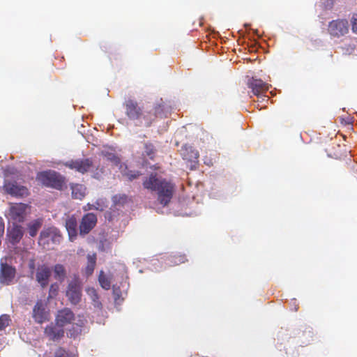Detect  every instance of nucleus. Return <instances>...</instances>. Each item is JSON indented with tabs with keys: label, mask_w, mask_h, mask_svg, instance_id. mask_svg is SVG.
I'll use <instances>...</instances> for the list:
<instances>
[{
	"label": "nucleus",
	"mask_w": 357,
	"mask_h": 357,
	"mask_svg": "<svg viewBox=\"0 0 357 357\" xmlns=\"http://www.w3.org/2000/svg\"><path fill=\"white\" fill-rule=\"evenodd\" d=\"M143 187L156 194L157 201L162 206L170 203L175 192V185L156 173H151L143 181Z\"/></svg>",
	"instance_id": "nucleus-1"
},
{
	"label": "nucleus",
	"mask_w": 357,
	"mask_h": 357,
	"mask_svg": "<svg viewBox=\"0 0 357 357\" xmlns=\"http://www.w3.org/2000/svg\"><path fill=\"white\" fill-rule=\"evenodd\" d=\"M124 107L126 109L125 112L128 118L131 121H137V126H151L157 116L160 114L162 111L160 105L155 107L154 112L144 111L143 108L139 107L138 103L132 99L126 100Z\"/></svg>",
	"instance_id": "nucleus-2"
},
{
	"label": "nucleus",
	"mask_w": 357,
	"mask_h": 357,
	"mask_svg": "<svg viewBox=\"0 0 357 357\" xmlns=\"http://www.w3.org/2000/svg\"><path fill=\"white\" fill-rule=\"evenodd\" d=\"M36 180L44 186L61 190L66 184L65 178L59 173L52 171H43L37 174Z\"/></svg>",
	"instance_id": "nucleus-3"
},
{
	"label": "nucleus",
	"mask_w": 357,
	"mask_h": 357,
	"mask_svg": "<svg viewBox=\"0 0 357 357\" xmlns=\"http://www.w3.org/2000/svg\"><path fill=\"white\" fill-rule=\"evenodd\" d=\"M82 284L77 275H74L68 284L66 295L73 305H77L81 301Z\"/></svg>",
	"instance_id": "nucleus-4"
},
{
	"label": "nucleus",
	"mask_w": 357,
	"mask_h": 357,
	"mask_svg": "<svg viewBox=\"0 0 357 357\" xmlns=\"http://www.w3.org/2000/svg\"><path fill=\"white\" fill-rule=\"evenodd\" d=\"M349 22L346 19L332 20L328 26V33L333 38H339L349 33Z\"/></svg>",
	"instance_id": "nucleus-5"
},
{
	"label": "nucleus",
	"mask_w": 357,
	"mask_h": 357,
	"mask_svg": "<svg viewBox=\"0 0 357 357\" xmlns=\"http://www.w3.org/2000/svg\"><path fill=\"white\" fill-rule=\"evenodd\" d=\"M248 86L252 89L253 94L259 98H261V102L268 101V97L264 95L269 89V86L267 83L264 82L261 79H256L255 77L250 78L248 82Z\"/></svg>",
	"instance_id": "nucleus-6"
},
{
	"label": "nucleus",
	"mask_w": 357,
	"mask_h": 357,
	"mask_svg": "<svg viewBox=\"0 0 357 357\" xmlns=\"http://www.w3.org/2000/svg\"><path fill=\"white\" fill-rule=\"evenodd\" d=\"M32 317L36 323L40 324L50 320V312L47 310L46 303L42 300H38L36 303L33 308Z\"/></svg>",
	"instance_id": "nucleus-7"
},
{
	"label": "nucleus",
	"mask_w": 357,
	"mask_h": 357,
	"mask_svg": "<svg viewBox=\"0 0 357 357\" xmlns=\"http://www.w3.org/2000/svg\"><path fill=\"white\" fill-rule=\"evenodd\" d=\"M28 205L23 203L13 204L9 209L10 218L15 223L23 222L28 214Z\"/></svg>",
	"instance_id": "nucleus-8"
},
{
	"label": "nucleus",
	"mask_w": 357,
	"mask_h": 357,
	"mask_svg": "<svg viewBox=\"0 0 357 357\" xmlns=\"http://www.w3.org/2000/svg\"><path fill=\"white\" fill-rule=\"evenodd\" d=\"M65 166L79 173L84 174L93 167V162L91 158L76 159L66 162Z\"/></svg>",
	"instance_id": "nucleus-9"
},
{
	"label": "nucleus",
	"mask_w": 357,
	"mask_h": 357,
	"mask_svg": "<svg viewBox=\"0 0 357 357\" xmlns=\"http://www.w3.org/2000/svg\"><path fill=\"white\" fill-rule=\"evenodd\" d=\"M3 188L7 194L14 197H23L29 194L28 189L23 185H18L16 181L6 180Z\"/></svg>",
	"instance_id": "nucleus-10"
},
{
	"label": "nucleus",
	"mask_w": 357,
	"mask_h": 357,
	"mask_svg": "<svg viewBox=\"0 0 357 357\" xmlns=\"http://www.w3.org/2000/svg\"><path fill=\"white\" fill-rule=\"evenodd\" d=\"M62 239L60 232L56 228H48L41 231L39 238V243L45 245L50 241L53 243H59Z\"/></svg>",
	"instance_id": "nucleus-11"
},
{
	"label": "nucleus",
	"mask_w": 357,
	"mask_h": 357,
	"mask_svg": "<svg viewBox=\"0 0 357 357\" xmlns=\"http://www.w3.org/2000/svg\"><path fill=\"white\" fill-rule=\"evenodd\" d=\"M97 217L93 213L85 214L80 222L79 229L82 236L88 234L96 225Z\"/></svg>",
	"instance_id": "nucleus-12"
},
{
	"label": "nucleus",
	"mask_w": 357,
	"mask_h": 357,
	"mask_svg": "<svg viewBox=\"0 0 357 357\" xmlns=\"http://www.w3.org/2000/svg\"><path fill=\"white\" fill-rule=\"evenodd\" d=\"M75 320V315L68 307L59 310L55 317V323L63 328L66 325L71 324Z\"/></svg>",
	"instance_id": "nucleus-13"
},
{
	"label": "nucleus",
	"mask_w": 357,
	"mask_h": 357,
	"mask_svg": "<svg viewBox=\"0 0 357 357\" xmlns=\"http://www.w3.org/2000/svg\"><path fill=\"white\" fill-rule=\"evenodd\" d=\"M16 275V269L6 263H1L0 268V282L2 284L10 285Z\"/></svg>",
	"instance_id": "nucleus-14"
},
{
	"label": "nucleus",
	"mask_w": 357,
	"mask_h": 357,
	"mask_svg": "<svg viewBox=\"0 0 357 357\" xmlns=\"http://www.w3.org/2000/svg\"><path fill=\"white\" fill-rule=\"evenodd\" d=\"M64 333L63 328L56 323L55 324L51 323L44 330L45 335L53 342L59 341L64 336Z\"/></svg>",
	"instance_id": "nucleus-15"
},
{
	"label": "nucleus",
	"mask_w": 357,
	"mask_h": 357,
	"mask_svg": "<svg viewBox=\"0 0 357 357\" xmlns=\"http://www.w3.org/2000/svg\"><path fill=\"white\" fill-rule=\"evenodd\" d=\"M50 276L51 269L47 265L43 264L38 266L36 271V280L43 288L47 286Z\"/></svg>",
	"instance_id": "nucleus-16"
},
{
	"label": "nucleus",
	"mask_w": 357,
	"mask_h": 357,
	"mask_svg": "<svg viewBox=\"0 0 357 357\" xmlns=\"http://www.w3.org/2000/svg\"><path fill=\"white\" fill-rule=\"evenodd\" d=\"M86 323V320L84 318V317L78 315L77 321L75 323L73 322L71 324V326L67 329V337L73 339L77 337L82 334L83 328L84 327Z\"/></svg>",
	"instance_id": "nucleus-17"
},
{
	"label": "nucleus",
	"mask_w": 357,
	"mask_h": 357,
	"mask_svg": "<svg viewBox=\"0 0 357 357\" xmlns=\"http://www.w3.org/2000/svg\"><path fill=\"white\" fill-rule=\"evenodd\" d=\"M66 228L70 241H73L77 236V221L74 215L68 217L66 220Z\"/></svg>",
	"instance_id": "nucleus-18"
},
{
	"label": "nucleus",
	"mask_w": 357,
	"mask_h": 357,
	"mask_svg": "<svg viewBox=\"0 0 357 357\" xmlns=\"http://www.w3.org/2000/svg\"><path fill=\"white\" fill-rule=\"evenodd\" d=\"M8 236L9 241L13 245L17 244L23 236L22 227L14 224L13 228L10 230H8Z\"/></svg>",
	"instance_id": "nucleus-19"
},
{
	"label": "nucleus",
	"mask_w": 357,
	"mask_h": 357,
	"mask_svg": "<svg viewBox=\"0 0 357 357\" xmlns=\"http://www.w3.org/2000/svg\"><path fill=\"white\" fill-rule=\"evenodd\" d=\"M181 155L183 159L190 162L192 166L195 165L198 161L199 153L197 151L193 149L192 147H185L183 149Z\"/></svg>",
	"instance_id": "nucleus-20"
},
{
	"label": "nucleus",
	"mask_w": 357,
	"mask_h": 357,
	"mask_svg": "<svg viewBox=\"0 0 357 357\" xmlns=\"http://www.w3.org/2000/svg\"><path fill=\"white\" fill-rule=\"evenodd\" d=\"M87 263L84 269L82 271L83 274L86 277L91 275L94 271L95 266L96 264V254L93 253L92 255H87Z\"/></svg>",
	"instance_id": "nucleus-21"
},
{
	"label": "nucleus",
	"mask_w": 357,
	"mask_h": 357,
	"mask_svg": "<svg viewBox=\"0 0 357 357\" xmlns=\"http://www.w3.org/2000/svg\"><path fill=\"white\" fill-rule=\"evenodd\" d=\"M71 190L72 197L74 199H82L85 196L86 188L82 184H73Z\"/></svg>",
	"instance_id": "nucleus-22"
},
{
	"label": "nucleus",
	"mask_w": 357,
	"mask_h": 357,
	"mask_svg": "<svg viewBox=\"0 0 357 357\" xmlns=\"http://www.w3.org/2000/svg\"><path fill=\"white\" fill-rule=\"evenodd\" d=\"M42 224L43 220L41 219H36L29 222L27 225L29 236L31 237L36 236Z\"/></svg>",
	"instance_id": "nucleus-23"
},
{
	"label": "nucleus",
	"mask_w": 357,
	"mask_h": 357,
	"mask_svg": "<svg viewBox=\"0 0 357 357\" xmlns=\"http://www.w3.org/2000/svg\"><path fill=\"white\" fill-rule=\"evenodd\" d=\"M54 278L63 282L66 277V270L63 265L57 264L53 268Z\"/></svg>",
	"instance_id": "nucleus-24"
},
{
	"label": "nucleus",
	"mask_w": 357,
	"mask_h": 357,
	"mask_svg": "<svg viewBox=\"0 0 357 357\" xmlns=\"http://www.w3.org/2000/svg\"><path fill=\"white\" fill-rule=\"evenodd\" d=\"M144 151L142 153L144 157H147L151 160L155 158L156 154V149L152 143L146 142L144 146Z\"/></svg>",
	"instance_id": "nucleus-25"
},
{
	"label": "nucleus",
	"mask_w": 357,
	"mask_h": 357,
	"mask_svg": "<svg viewBox=\"0 0 357 357\" xmlns=\"http://www.w3.org/2000/svg\"><path fill=\"white\" fill-rule=\"evenodd\" d=\"M167 261L169 265H179L187 261V258L185 255L175 254L168 257Z\"/></svg>",
	"instance_id": "nucleus-26"
},
{
	"label": "nucleus",
	"mask_w": 357,
	"mask_h": 357,
	"mask_svg": "<svg viewBox=\"0 0 357 357\" xmlns=\"http://www.w3.org/2000/svg\"><path fill=\"white\" fill-rule=\"evenodd\" d=\"M107 207V203L106 199L99 198L98 199L94 204H92L91 207L85 208V211L89 210H97L100 211H103Z\"/></svg>",
	"instance_id": "nucleus-27"
},
{
	"label": "nucleus",
	"mask_w": 357,
	"mask_h": 357,
	"mask_svg": "<svg viewBox=\"0 0 357 357\" xmlns=\"http://www.w3.org/2000/svg\"><path fill=\"white\" fill-rule=\"evenodd\" d=\"M87 293L91 296L93 306L96 308L101 309L102 303L99 301V296L96 290L94 288H89Z\"/></svg>",
	"instance_id": "nucleus-28"
},
{
	"label": "nucleus",
	"mask_w": 357,
	"mask_h": 357,
	"mask_svg": "<svg viewBox=\"0 0 357 357\" xmlns=\"http://www.w3.org/2000/svg\"><path fill=\"white\" fill-rule=\"evenodd\" d=\"M302 335L303 340L301 341V344L307 345L312 341H313L314 333L311 328H306L305 330L303 332Z\"/></svg>",
	"instance_id": "nucleus-29"
},
{
	"label": "nucleus",
	"mask_w": 357,
	"mask_h": 357,
	"mask_svg": "<svg viewBox=\"0 0 357 357\" xmlns=\"http://www.w3.org/2000/svg\"><path fill=\"white\" fill-rule=\"evenodd\" d=\"M98 281L100 286L106 290H108L111 287V282L109 279L104 274L103 271H101L98 276Z\"/></svg>",
	"instance_id": "nucleus-30"
},
{
	"label": "nucleus",
	"mask_w": 357,
	"mask_h": 357,
	"mask_svg": "<svg viewBox=\"0 0 357 357\" xmlns=\"http://www.w3.org/2000/svg\"><path fill=\"white\" fill-rule=\"evenodd\" d=\"M78 356L68 352L62 347H59L54 352V357H77Z\"/></svg>",
	"instance_id": "nucleus-31"
},
{
	"label": "nucleus",
	"mask_w": 357,
	"mask_h": 357,
	"mask_svg": "<svg viewBox=\"0 0 357 357\" xmlns=\"http://www.w3.org/2000/svg\"><path fill=\"white\" fill-rule=\"evenodd\" d=\"M103 155L107 160L111 161L116 165L120 162L119 158L113 153L105 152L103 153Z\"/></svg>",
	"instance_id": "nucleus-32"
},
{
	"label": "nucleus",
	"mask_w": 357,
	"mask_h": 357,
	"mask_svg": "<svg viewBox=\"0 0 357 357\" xmlns=\"http://www.w3.org/2000/svg\"><path fill=\"white\" fill-rule=\"evenodd\" d=\"M10 317L7 314L0 316V331L5 329L10 322Z\"/></svg>",
	"instance_id": "nucleus-33"
},
{
	"label": "nucleus",
	"mask_w": 357,
	"mask_h": 357,
	"mask_svg": "<svg viewBox=\"0 0 357 357\" xmlns=\"http://www.w3.org/2000/svg\"><path fill=\"white\" fill-rule=\"evenodd\" d=\"M351 23L352 31L355 33H357V13H355L352 15Z\"/></svg>",
	"instance_id": "nucleus-34"
},
{
	"label": "nucleus",
	"mask_w": 357,
	"mask_h": 357,
	"mask_svg": "<svg viewBox=\"0 0 357 357\" xmlns=\"http://www.w3.org/2000/svg\"><path fill=\"white\" fill-rule=\"evenodd\" d=\"M140 173L139 172H128L126 175L128 177L129 181H132L135 178H137L140 176Z\"/></svg>",
	"instance_id": "nucleus-35"
},
{
	"label": "nucleus",
	"mask_w": 357,
	"mask_h": 357,
	"mask_svg": "<svg viewBox=\"0 0 357 357\" xmlns=\"http://www.w3.org/2000/svg\"><path fill=\"white\" fill-rule=\"evenodd\" d=\"M127 199V197L126 195L117 196L115 195L113 197V201L115 204L120 203L121 202H124Z\"/></svg>",
	"instance_id": "nucleus-36"
},
{
	"label": "nucleus",
	"mask_w": 357,
	"mask_h": 357,
	"mask_svg": "<svg viewBox=\"0 0 357 357\" xmlns=\"http://www.w3.org/2000/svg\"><path fill=\"white\" fill-rule=\"evenodd\" d=\"M29 268L30 269L31 275H33L36 268L35 261L33 259L30 260V261L29 262Z\"/></svg>",
	"instance_id": "nucleus-37"
},
{
	"label": "nucleus",
	"mask_w": 357,
	"mask_h": 357,
	"mask_svg": "<svg viewBox=\"0 0 357 357\" xmlns=\"http://www.w3.org/2000/svg\"><path fill=\"white\" fill-rule=\"evenodd\" d=\"M57 285L56 284H52L50 288V293H54L57 291Z\"/></svg>",
	"instance_id": "nucleus-38"
},
{
	"label": "nucleus",
	"mask_w": 357,
	"mask_h": 357,
	"mask_svg": "<svg viewBox=\"0 0 357 357\" xmlns=\"http://www.w3.org/2000/svg\"><path fill=\"white\" fill-rule=\"evenodd\" d=\"M91 205H92V204H89H89H87L84 207V210L85 211V208H87L88 207H91Z\"/></svg>",
	"instance_id": "nucleus-39"
}]
</instances>
